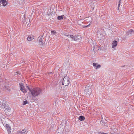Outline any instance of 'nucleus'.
Here are the masks:
<instances>
[{"label":"nucleus","instance_id":"1","mask_svg":"<svg viewBox=\"0 0 134 134\" xmlns=\"http://www.w3.org/2000/svg\"><path fill=\"white\" fill-rule=\"evenodd\" d=\"M41 90L38 87L33 88L31 91V93L32 96L36 97L41 92Z\"/></svg>","mask_w":134,"mask_h":134},{"label":"nucleus","instance_id":"29","mask_svg":"<svg viewBox=\"0 0 134 134\" xmlns=\"http://www.w3.org/2000/svg\"><path fill=\"white\" fill-rule=\"evenodd\" d=\"M27 88L31 92V90L29 87L28 86H27Z\"/></svg>","mask_w":134,"mask_h":134},{"label":"nucleus","instance_id":"21","mask_svg":"<svg viewBox=\"0 0 134 134\" xmlns=\"http://www.w3.org/2000/svg\"><path fill=\"white\" fill-rule=\"evenodd\" d=\"M132 32H134V31L133 30L130 29L129 31H128L127 33V35H129L130 34H132Z\"/></svg>","mask_w":134,"mask_h":134},{"label":"nucleus","instance_id":"23","mask_svg":"<svg viewBox=\"0 0 134 134\" xmlns=\"http://www.w3.org/2000/svg\"><path fill=\"white\" fill-rule=\"evenodd\" d=\"M51 34L52 35H56L57 33L56 31L54 30H52L51 31Z\"/></svg>","mask_w":134,"mask_h":134},{"label":"nucleus","instance_id":"5","mask_svg":"<svg viewBox=\"0 0 134 134\" xmlns=\"http://www.w3.org/2000/svg\"><path fill=\"white\" fill-rule=\"evenodd\" d=\"M92 92L91 89V88L89 89H85L84 90V94L85 95L88 96L90 95Z\"/></svg>","mask_w":134,"mask_h":134},{"label":"nucleus","instance_id":"13","mask_svg":"<svg viewBox=\"0 0 134 134\" xmlns=\"http://www.w3.org/2000/svg\"><path fill=\"white\" fill-rule=\"evenodd\" d=\"M93 65L94 66L96 67V69H98L101 67V65L100 64L98 65V63H93Z\"/></svg>","mask_w":134,"mask_h":134},{"label":"nucleus","instance_id":"34","mask_svg":"<svg viewBox=\"0 0 134 134\" xmlns=\"http://www.w3.org/2000/svg\"><path fill=\"white\" fill-rule=\"evenodd\" d=\"M51 73H52V72H49V73H48V74H51Z\"/></svg>","mask_w":134,"mask_h":134},{"label":"nucleus","instance_id":"8","mask_svg":"<svg viewBox=\"0 0 134 134\" xmlns=\"http://www.w3.org/2000/svg\"><path fill=\"white\" fill-rule=\"evenodd\" d=\"M3 91H10V88L8 85H4L3 87Z\"/></svg>","mask_w":134,"mask_h":134},{"label":"nucleus","instance_id":"24","mask_svg":"<svg viewBox=\"0 0 134 134\" xmlns=\"http://www.w3.org/2000/svg\"><path fill=\"white\" fill-rule=\"evenodd\" d=\"M53 13V12H52L49 11V10H48L47 12V14L46 15V16H48V14H50V13Z\"/></svg>","mask_w":134,"mask_h":134},{"label":"nucleus","instance_id":"14","mask_svg":"<svg viewBox=\"0 0 134 134\" xmlns=\"http://www.w3.org/2000/svg\"><path fill=\"white\" fill-rule=\"evenodd\" d=\"M34 38L33 36H29L27 38V40L28 41H31Z\"/></svg>","mask_w":134,"mask_h":134},{"label":"nucleus","instance_id":"33","mask_svg":"<svg viewBox=\"0 0 134 134\" xmlns=\"http://www.w3.org/2000/svg\"><path fill=\"white\" fill-rule=\"evenodd\" d=\"M64 35L66 36H67V37H68L69 35Z\"/></svg>","mask_w":134,"mask_h":134},{"label":"nucleus","instance_id":"31","mask_svg":"<svg viewBox=\"0 0 134 134\" xmlns=\"http://www.w3.org/2000/svg\"><path fill=\"white\" fill-rule=\"evenodd\" d=\"M3 118V117L1 116H0V121H2V118Z\"/></svg>","mask_w":134,"mask_h":134},{"label":"nucleus","instance_id":"22","mask_svg":"<svg viewBox=\"0 0 134 134\" xmlns=\"http://www.w3.org/2000/svg\"><path fill=\"white\" fill-rule=\"evenodd\" d=\"M70 38H71L72 40H75V36H73V35H70L69 36Z\"/></svg>","mask_w":134,"mask_h":134},{"label":"nucleus","instance_id":"10","mask_svg":"<svg viewBox=\"0 0 134 134\" xmlns=\"http://www.w3.org/2000/svg\"><path fill=\"white\" fill-rule=\"evenodd\" d=\"M1 5L3 6H6L8 2L6 0H1Z\"/></svg>","mask_w":134,"mask_h":134},{"label":"nucleus","instance_id":"35","mask_svg":"<svg viewBox=\"0 0 134 134\" xmlns=\"http://www.w3.org/2000/svg\"><path fill=\"white\" fill-rule=\"evenodd\" d=\"M24 62H21V63H23Z\"/></svg>","mask_w":134,"mask_h":134},{"label":"nucleus","instance_id":"16","mask_svg":"<svg viewBox=\"0 0 134 134\" xmlns=\"http://www.w3.org/2000/svg\"><path fill=\"white\" fill-rule=\"evenodd\" d=\"M6 128L9 132H11V127L9 126V124H6Z\"/></svg>","mask_w":134,"mask_h":134},{"label":"nucleus","instance_id":"30","mask_svg":"<svg viewBox=\"0 0 134 134\" xmlns=\"http://www.w3.org/2000/svg\"><path fill=\"white\" fill-rule=\"evenodd\" d=\"M15 73H16L15 75H16L17 74H19V75L20 74L19 73V72H16Z\"/></svg>","mask_w":134,"mask_h":134},{"label":"nucleus","instance_id":"36","mask_svg":"<svg viewBox=\"0 0 134 134\" xmlns=\"http://www.w3.org/2000/svg\"><path fill=\"white\" fill-rule=\"evenodd\" d=\"M87 22H85V24H86V23H87Z\"/></svg>","mask_w":134,"mask_h":134},{"label":"nucleus","instance_id":"3","mask_svg":"<svg viewBox=\"0 0 134 134\" xmlns=\"http://www.w3.org/2000/svg\"><path fill=\"white\" fill-rule=\"evenodd\" d=\"M46 40V37H43L42 35L39 36L38 39L39 44L42 45L45 43Z\"/></svg>","mask_w":134,"mask_h":134},{"label":"nucleus","instance_id":"26","mask_svg":"<svg viewBox=\"0 0 134 134\" xmlns=\"http://www.w3.org/2000/svg\"><path fill=\"white\" fill-rule=\"evenodd\" d=\"M120 1H121V0H119V2L118 3V8L119 9V8L120 7V3H121Z\"/></svg>","mask_w":134,"mask_h":134},{"label":"nucleus","instance_id":"37","mask_svg":"<svg viewBox=\"0 0 134 134\" xmlns=\"http://www.w3.org/2000/svg\"><path fill=\"white\" fill-rule=\"evenodd\" d=\"M7 67V65L6 66V67Z\"/></svg>","mask_w":134,"mask_h":134},{"label":"nucleus","instance_id":"32","mask_svg":"<svg viewBox=\"0 0 134 134\" xmlns=\"http://www.w3.org/2000/svg\"><path fill=\"white\" fill-rule=\"evenodd\" d=\"M0 6H2L1 5V0H0Z\"/></svg>","mask_w":134,"mask_h":134},{"label":"nucleus","instance_id":"11","mask_svg":"<svg viewBox=\"0 0 134 134\" xmlns=\"http://www.w3.org/2000/svg\"><path fill=\"white\" fill-rule=\"evenodd\" d=\"M94 52H96L97 51L99 50V48L97 45H95L93 47Z\"/></svg>","mask_w":134,"mask_h":134},{"label":"nucleus","instance_id":"28","mask_svg":"<svg viewBox=\"0 0 134 134\" xmlns=\"http://www.w3.org/2000/svg\"><path fill=\"white\" fill-rule=\"evenodd\" d=\"M90 23L88 25H85V26H83V28H85V27H88L89 26H90Z\"/></svg>","mask_w":134,"mask_h":134},{"label":"nucleus","instance_id":"2","mask_svg":"<svg viewBox=\"0 0 134 134\" xmlns=\"http://www.w3.org/2000/svg\"><path fill=\"white\" fill-rule=\"evenodd\" d=\"M0 107L2 109H4L9 112L11 109V108L8 105L7 102L4 100H3L2 102H1L0 101Z\"/></svg>","mask_w":134,"mask_h":134},{"label":"nucleus","instance_id":"27","mask_svg":"<svg viewBox=\"0 0 134 134\" xmlns=\"http://www.w3.org/2000/svg\"><path fill=\"white\" fill-rule=\"evenodd\" d=\"M102 47L100 48V50H103L104 49L103 48V46H104V44H102Z\"/></svg>","mask_w":134,"mask_h":134},{"label":"nucleus","instance_id":"25","mask_svg":"<svg viewBox=\"0 0 134 134\" xmlns=\"http://www.w3.org/2000/svg\"><path fill=\"white\" fill-rule=\"evenodd\" d=\"M28 102L27 100H26L25 101H24L23 102V104L24 105H25Z\"/></svg>","mask_w":134,"mask_h":134},{"label":"nucleus","instance_id":"4","mask_svg":"<svg viewBox=\"0 0 134 134\" xmlns=\"http://www.w3.org/2000/svg\"><path fill=\"white\" fill-rule=\"evenodd\" d=\"M70 78L67 76L65 77L63 80L62 85L65 86H68L69 84Z\"/></svg>","mask_w":134,"mask_h":134},{"label":"nucleus","instance_id":"20","mask_svg":"<svg viewBox=\"0 0 134 134\" xmlns=\"http://www.w3.org/2000/svg\"><path fill=\"white\" fill-rule=\"evenodd\" d=\"M28 131L25 130H22L21 132V134H26L27 133Z\"/></svg>","mask_w":134,"mask_h":134},{"label":"nucleus","instance_id":"18","mask_svg":"<svg viewBox=\"0 0 134 134\" xmlns=\"http://www.w3.org/2000/svg\"><path fill=\"white\" fill-rule=\"evenodd\" d=\"M79 119L81 121H82L85 120V118L83 116L81 115L79 117Z\"/></svg>","mask_w":134,"mask_h":134},{"label":"nucleus","instance_id":"12","mask_svg":"<svg viewBox=\"0 0 134 134\" xmlns=\"http://www.w3.org/2000/svg\"><path fill=\"white\" fill-rule=\"evenodd\" d=\"M117 44V41H116L115 40L113 41L112 43V46L113 48H114L115 47H116Z\"/></svg>","mask_w":134,"mask_h":134},{"label":"nucleus","instance_id":"7","mask_svg":"<svg viewBox=\"0 0 134 134\" xmlns=\"http://www.w3.org/2000/svg\"><path fill=\"white\" fill-rule=\"evenodd\" d=\"M19 85L21 91H23L24 93H26L27 92V91L25 89L24 86L23 85V83H20Z\"/></svg>","mask_w":134,"mask_h":134},{"label":"nucleus","instance_id":"6","mask_svg":"<svg viewBox=\"0 0 134 134\" xmlns=\"http://www.w3.org/2000/svg\"><path fill=\"white\" fill-rule=\"evenodd\" d=\"M46 18H47L48 20H51L52 19L54 18V16L53 13H51L50 14H48V16H46Z\"/></svg>","mask_w":134,"mask_h":134},{"label":"nucleus","instance_id":"19","mask_svg":"<svg viewBox=\"0 0 134 134\" xmlns=\"http://www.w3.org/2000/svg\"><path fill=\"white\" fill-rule=\"evenodd\" d=\"M64 15H63L61 16H59L57 17V19L59 20H61L63 19L64 18Z\"/></svg>","mask_w":134,"mask_h":134},{"label":"nucleus","instance_id":"17","mask_svg":"<svg viewBox=\"0 0 134 134\" xmlns=\"http://www.w3.org/2000/svg\"><path fill=\"white\" fill-rule=\"evenodd\" d=\"M102 31L101 29H99L97 30V33L98 37L101 35L100 34L102 33Z\"/></svg>","mask_w":134,"mask_h":134},{"label":"nucleus","instance_id":"15","mask_svg":"<svg viewBox=\"0 0 134 134\" xmlns=\"http://www.w3.org/2000/svg\"><path fill=\"white\" fill-rule=\"evenodd\" d=\"M75 41H79L81 38V36L80 35L75 36Z\"/></svg>","mask_w":134,"mask_h":134},{"label":"nucleus","instance_id":"9","mask_svg":"<svg viewBox=\"0 0 134 134\" xmlns=\"http://www.w3.org/2000/svg\"><path fill=\"white\" fill-rule=\"evenodd\" d=\"M100 35L98 37L100 39L99 40V42L100 43H102V41L104 39V36L102 33L100 34Z\"/></svg>","mask_w":134,"mask_h":134}]
</instances>
